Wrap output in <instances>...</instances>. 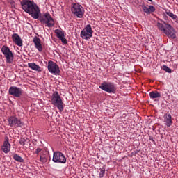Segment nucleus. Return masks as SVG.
<instances>
[{"mask_svg": "<svg viewBox=\"0 0 178 178\" xmlns=\"http://www.w3.org/2000/svg\"><path fill=\"white\" fill-rule=\"evenodd\" d=\"M1 51L2 54L4 55L6 63H13V60L15 59V56H13V52L10 51V49L8 46H2Z\"/></svg>", "mask_w": 178, "mask_h": 178, "instance_id": "7", "label": "nucleus"}, {"mask_svg": "<svg viewBox=\"0 0 178 178\" xmlns=\"http://www.w3.org/2000/svg\"><path fill=\"white\" fill-rule=\"evenodd\" d=\"M166 13H167L168 16H169L170 17L173 19V20H176V19H177V16L176 15L173 14V13L167 12Z\"/></svg>", "mask_w": 178, "mask_h": 178, "instance_id": "22", "label": "nucleus"}, {"mask_svg": "<svg viewBox=\"0 0 178 178\" xmlns=\"http://www.w3.org/2000/svg\"><path fill=\"white\" fill-rule=\"evenodd\" d=\"M52 161L55 163H66V156L60 152H54Z\"/></svg>", "mask_w": 178, "mask_h": 178, "instance_id": "9", "label": "nucleus"}, {"mask_svg": "<svg viewBox=\"0 0 178 178\" xmlns=\"http://www.w3.org/2000/svg\"><path fill=\"white\" fill-rule=\"evenodd\" d=\"M47 69L51 74L59 75L60 74V70L59 69V65L56 63L49 60L48 62Z\"/></svg>", "mask_w": 178, "mask_h": 178, "instance_id": "10", "label": "nucleus"}, {"mask_svg": "<svg viewBox=\"0 0 178 178\" xmlns=\"http://www.w3.org/2000/svg\"><path fill=\"white\" fill-rule=\"evenodd\" d=\"M8 126L13 127V129L22 128L24 126V122L22 121V119L12 115L8 118Z\"/></svg>", "mask_w": 178, "mask_h": 178, "instance_id": "5", "label": "nucleus"}, {"mask_svg": "<svg viewBox=\"0 0 178 178\" xmlns=\"http://www.w3.org/2000/svg\"><path fill=\"white\" fill-rule=\"evenodd\" d=\"M162 95H163V93H162Z\"/></svg>", "mask_w": 178, "mask_h": 178, "instance_id": "32", "label": "nucleus"}, {"mask_svg": "<svg viewBox=\"0 0 178 178\" xmlns=\"http://www.w3.org/2000/svg\"><path fill=\"white\" fill-rule=\"evenodd\" d=\"M8 94L15 98H20L23 95V89L17 86H10L8 89Z\"/></svg>", "mask_w": 178, "mask_h": 178, "instance_id": "11", "label": "nucleus"}, {"mask_svg": "<svg viewBox=\"0 0 178 178\" xmlns=\"http://www.w3.org/2000/svg\"><path fill=\"white\" fill-rule=\"evenodd\" d=\"M99 88L101 90H103V91H106V92H108L111 94L112 92L113 94H115L116 92V89H115V85L113 83L111 82H103L99 86Z\"/></svg>", "mask_w": 178, "mask_h": 178, "instance_id": "8", "label": "nucleus"}, {"mask_svg": "<svg viewBox=\"0 0 178 178\" xmlns=\"http://www.w3.org/2000/svg\"><path fill=\"white\" fill-rule=\"evenodd\" d=\"M71 12L79 19H83L84 16V8L79 3H73L71 7Z\"/></svg>", "mask_w": 178, "mask_h": 178, "instance_id": "6", "label": "nucleus"}, {"mask_svg": "<svg viewBox=\"0 0 178 178\" xmlns=\"http://www.w3.org/2000/svg\"><path fill=\"white\" fill-rule=\"evenodd\" d=\"M163 70L166 73H172V69L169 68L167 65H163Z\"/></svg>", "mask_w": 178, "mask_h": 178, "instance_id": "23", "label": "nucleus"}, {"mask_svg": "<svg viewBox=\"0 0 178 178\" xmlns=\"http://www.w3.org/2000/svg\"><path fill=\"white\" fill-rule=\"evenodd\" d=\"M51 104L56 108H58L60 112L63 111V101H62V98L60 95H59V92L58 91H55L51 95Z\"/></svg>", "mask_w": 178, "mask_h": 178, "instance_id": "4", "label": "nucleus"}, {"mask_svg": "<svg viewBox=\"0 0 178 178\" xmlns=\"http://www.w3.org/2000/svg\"><path fill=\"white\" fill-rule=\"evenodd\" d=\"M142 9L145 13L147 15H151L155 10V7L154 6H149V8L145 6V4H142Z\"/></svg>", "mask_w": 178, "mask_h": 178, "instance_id": "17", "label": "nucleus"}, {"mask_svg": "<svg viewBox=\"0 0 178 178\" xmlns=\"http://www.w3.org/2000/svg\"><path fill=\"white\" fill-rule=\"evenodd\" d=\"M92 28H91L90 24H88L83 30L81 32V38L85 40H90L92 37Z\"/></svg>", "mask_w": 178, "mask_h": 178, "instance_id": "12", "label": "nucleus"}, {"mask_svg": "<svg viewBox=\"0 0 178 178\" xmlns=\"http://www.w3.org/2000/svg\"><path fill=\"white\" fill-rule=\"evenodd\" d=\"M60 40L62 41L63 44H67V40L65 38V37L60 38Z\"/></svg>", "mask_w": 178, "mask_h": 178, "instance_id": "27", "label": "nucleus"}, {"mask_svg": "<svg viewBox=\"0 0 178 178\" xmlns=\"http://www.w3.org/2000/svg\"><path fill=\"white\" fill-rule=\"evenodd\" d=\"M149 2H152V0H148Z\"/></svg>", "mask_w": 178, "mask_h": 178, "instance_id": "30", "label": "nucleus"}, {"mask_svg": "<svg viewBox=\"0 0 178 178\" xmlns=\"http://www.w3.org/2000/svg\"><path fill=\"white\" fill-rule=\"evenodd\" d=\"M28 67H29L32 70H35V72H42L41 67L35 64V63H29Z\"/></svg>", "mask_w": 178, "mask_h": 178, "instance_id": "18", "label": "nucleus"}, {"mask_svg": "<svg viewBox=\"0 0 178 178\" xmlns=\"http://www.w3.org/2000/svg\"><path fill=\"white\" fill-rule=\"evenodd\" d=\"M13 159H14V161H16L17 162H20V163H23V162H24V159H23L22 158V156H20L19 154H14V156H13Z\"/></svg>", "mask_w": 178, "mask_h": 178, "instance_id": "20", "label": "nucleus"}, {"mask_svg": "<svg viewBox=\"0 0 178 178\" xmlns=\"http://www.w3.org/2000/svg\"><path fill=\"white\" fill-rule=\"evenodd\" d=\"M12 40L17 47H23V40L19 36V34L13 33L12 35Z\"/></svg>", "mask_w": 178, "mask_h": 178, "instance_id": "15", "label": "nucleus"}, {"mask_svg": "<svg viewBox=\"0 0 178 178\" xmlns=\"http://www.w3.org/2000/svg\"><path fill=\"white\" fill-rule=\"evenodd\" d=\"M164 123L167 127H170L173 124V120H172V115L165 113L163 115Z\"/></svg>", "mask_w": 178, "mask_h": 178, "instance_id": "16", "label": "nucleus"}, {"mask_svg": "<svg viewBox=\"0 0 178 178\" xmlns=\"http://www.w3.org/2000/svg\"><path fill=\"white\" fill-rule=\"evenodd\" d=\"M19 144H20V145H22V146L26 145V139L22 138V139L19 140Z\"/></svg>", "mask_w": 178, "mask_h": 178, "instance_id": "26", "label": "nucleus"}, {"mask_svg": "<svg viewBox=\"0 0 178 178\" xmlns=\"http://www.w3.org/2000/svg\"><path fill=\"white\" fill-rule=\"evenodd\" d=\"M39 15V17L38 19L40 20L42 24H46L49 29H51V27H54V26H55V21L49 13H44L42 15Z\"/></svg>", "mask_w": 178, "mask_h": 178, "instance_id": "3", "label": "nucleus"}, {"mask_svg": "<svg viewBox=\"0 0 178 178\" xmlns=\"http://www.w3.org/2000/svg\"><path fill=\"white\" fill-rule=\"evenodd\" d=\"M157 27L160 31H163L168 38H172L175 40L176 38V30L169 24H166L163 21V24L161 22H157Z\"/></svg>", "mask_w": 178, "mask_h": 178, "instance_id": "2", "label": "nucleus"}, {"mask_svg": "<svg viewBox=\"0 0 178 178\" xmlns=\"http://www.w3.org/2000/svg\"><path fill=\"white\" fill-rule=\"evenodd\" d=\"M55 33L56 34L58 38H59V40L63 37H65V33H63V31L59 30V29H56L55 31Z\"/></svg>", "mask_w": 178, "mask_h": 178, "instance_id": "21", "label": "nucleus"}, {"mask_svg": "<svg viewBox=\"0 0 178 178\" xmlns=\"http://www.w3.org/2000/svg\"><path fill=\"white\" fill-rule=\"evenodd\" d=\"M105 176V168H100L99 178H103Z\"/></svg>", "mask_w": 178, "mask_h": 178, "instance_id": "24", "label": "nucleus"}, {"mask_svg": "<svg viewBox=\"0 0 178 178\" xmlns=\"http://www.w3.org/2000/svg\"><path fill=\"white\" fill-rule=\"evenodd\" d=\"M33 42L34 43L35 48L38 49V52H42V44H41V40L37 36H34L33 38Z\"/></svg>", "mask_w": 178, "mask_h": 178, "instance_id": "13", "label": "nucleus"}, {"mask_svg": "<svg viewBox=\"0 0 178 178\" xmlns=\"http://www.w3.org/2000/svg\"><path fill=\"white\" fill-rule=\"evenodd\" d=\"M150 141H152V143H155V140H154V138H149Z\"/></svg>", "mask_w": 178, "mask_h": 178, "instance_id": "29", "label": "nucleus"}, {"mask_svg": "<svg viewBox=\"0 0 178 178\" xmlns=\"http://www.w3.org/2000/svg\"><path fill=\"white\" fill-rule=\"evenodd\" d=\"M165 94H168V92H165Z\"/></svg>", "mask_w": 178, "mask_h": 178, "instance_id": "31", "label": "nucleus"}, {"mask_svg": "<svg viewBox=\"0 0 178 178\" xmlns=\"http://www.w3.org/2000/svg\"><path fill=\"white\" fill-rule=\"evenodd\" d=\"M41 151H42V149L40 147H38L35 152V153L38 155L40 154V152H41Z\"/></svg>", "mask_w": 178, "mask_h": 178, "instance_id": "28", "label": "nucleus"}, {"mask_svg": "<svg viewBox=\"0 0 178 178\" xmlns=\"http://www.w3.org/2000/svg\"><path fill=\"white\" fill-rule=\"evenodd\" d=\"M20 3L23 10L30 15L33 19H38L40 17V15H41L40 7L34 1L22 0Z\"/></svg>", "mask_w": 178, "mask_h": 178, "instance_id": "1", "label": "nucleus"}, {"mask_svg": "<svg viewBox=\"0 0 178 178\" xmlns=\"http://www.w3.org/2000/svg\"><path fill=\"white\" fill-rule=\"evenodd\" d=\"M149 97L151 99H155L156 98H161V92H158V91H152L149 92Z\"/></svg>", "mask_w": 178, "mask_h": 178, "instance_id": "19", "label": "nucleus"}, {"mask_svg": "<svg viewBox=\"0 0 178 178\" xmlns=\"http://www.w3.org/2000/svg\"><path fill=\"white\" fill-rule=\"evenodd\" d=\"M1 150L4 154H8L10 151V143H9V138L8 136L5 138V141L1 146Z\"/></svg>", "mask_w": 178, "mask_h": 178, "instance_id": "14", "label": "nucleus"}, {"mask_svg": "<svg viewBox=\"0 0 178 178\" xmlns=\"http://www.w3.org/2000/svg\"><path fill=\"white\" fill-rule=\"evenodd\" d=\"M40 162H42L43 163H45L47 161V157L40 156Z\"/></svg>", "mask_w": 178, "mask_h": 178, "instance_id": "25", "label": "nucleus"}]
</instances>
